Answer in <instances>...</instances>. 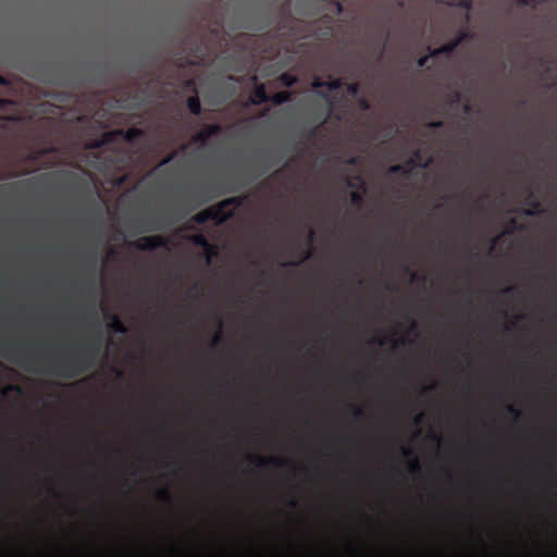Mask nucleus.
<instances>
[{"instance_id":"nucleus-1","label":"nucleus","mask_w":557,"mask_h":557,"mask_svg":"<svg viewBox=\"0 0 557 557\" xmlns=\"http://www.w3.org/2000/svg\"><path fill=\"white\" fill-rule=\"evenodd\" d=\"M101 349V341L99 336L87 342L79 352L75 354L71 359L62 362L46 366V373L63 379H74L79 374L86 373L94 364V359Z\"/></svg>"},{"instance_id":"nucleus-2","label":"nucleus","mask_w":557,"mask_h":557,"mask_svg":"<svg viewBox=\"0 0 557 557\" xmlns=\"http://www.w3.org/2000/svg\"><path fill=\"white\" fill-rule=\"evenodd\" d=\"M238 206H240V199L237 197H232L222 199L219 203L202 211H211V215L216 218V224L220 225L233 216V211L228 210V208L237 209Z\"/></svg>"},{"instance_id":"nucleus-3","label":"nucleus","mask_w":557,"mask_h":557,"mask_svg":"<svg viewBox=\"0 0 557 557\" xmlns=\"http://www.w3.org/2000/svg\"><path fill=\"white\" fill-rule=\"evenodd\" d=\"M132 247L140 251H154L158 248L168 247V240L162 236H143L132 243Z\"/></svg>"},{"instance_id":"nucleus-4","label":"nucleus","mask_w":557,"mask_h":557,"mask_svg":"<svg viewBox=\"0 0 557 557\" xmlns=\"http://www.w3.org/2000/svg\"><path fill=\"white\" fill-rule=\"evenodd\" d=\"M221 126L220 124H211L202 126V129L199 133L191 136V143L195 145L206 146V143L214 136L220 135Z\"/></svg>"},{"instance_id":"nucleus-5","label":"nucleus","mask_w":557,"mask_h":557,"mask_svg":"<svg viewBox=\"0 0 557 557\" xmlns=\"http://www.w3.org/2000/svg\"><path fill=\"white\" fill-rule=\"evenodd\" d=\"M247 459H249V462L253 463L257 468H264L268 466L281 468L285 465V460L278 457H271L265 459L260 455H249L247 456Z\"/></svg>"},{"instance_id":"nucleus-6","label":"nucleus","mask_w":557,"mask_h":557,"mask_svg":"<svg viewBox=\"0 0 557 557\" xmlns=\"http://www.w3.org/2000/svg\"><path fill=\"white\" fill-rule=\"evenodd\" d=\"M401 456L409 458L408 461V473L411 476H419L420 474V462L414 453L409 447H401Z\"/></svg>"},{"instance_id":"nucleus-7","label":"nucleus","mask_w":557,"mask_h":557,"mask_svg":"<svg viewBox=\"0 0 557 557\" xmlns=\"http://www.w3.org/2000/svg\"><path fill=\"white\" fill-rule=\"evenodd\" d=\"M115 136L122 138L125 143H133L134 140L144 136V131L137 127H131L127 129H113L110 131Z\"/></svg>"},{"instance_id":"nucleus-8","label":"nucleus","mask_w":557,"mask_h":557,"mask_svg":"<svg viewBox=\"0 0 557 557\" xmlns=\"http://www.w3.org/2000/svg\"><path fill=\"white\" fill-rule=\"evenodd\" d=\"M461 45V41L459 39H453L448 41L447 44H444L442 47H437L435 49L429 48V54L431 55H448L457 49Z\"/></svg>"},{"instance_id":"nucleus-9","label":"nucleus","mask_w":557,"mask_h":557,"mask_svg":"<svg viewBox=\"0 0 557 557\" xmlns=\"http://www.w3.org/2000/svg\"><path fill=\"white\" fill-rule=\"evenodd\" d=\"M343 87V81L341 78H331L329 81H321L314 78L313 88H325L329 91H337Z\"/></svg>"},{"instance_id":"nucleus-10","label":"nucleus","mask_w":557,"mask_h":557,"mask_svg":"<svg viewBox=\"0 0 557 557\" xmlns=\"http://www.w3.org/2000/svg\"><path fill=\"white\" fill-rule=\"evenodd\" d=\"M268 97L270 96L265 92L263 84L255 85L253 92H251V103H253V106L267 103Z\"/></svg>"},{"instance_id":"nucleus-11","label":"nucleus","mask_w":557,"mask_h":557,"mask_svg":"<svg viewBox=\"0 0 557 557\" xmlns=\"http://www.w3.org/2000/svg\"><path fill=\"white\" fill-rule=\"evenodd\" d=\"M410 166H412V159L406 161V164H392L391 168H388V174H400L404 178H408L410 174Z\"/></svg>"},{"instance_id":"nucleus-12","label":"nucleus","mask_w":557,"mask_h":557,"mask_svg":"<svg viewBox=\"0 0 557 557\" xmlns=\"http://www.w3.org/2000/svg\"><path fill=\"white\" fill-rule=\"evenodd\" d=\"M525 205L530 207L529 209H525V212H523L525 216H534L535 214L542 212L541 202H539V200H536V198H534V196L531 193L530 195H528V198H525Z\"/></svg>"},{"instance_id":"nucleus-13","label":"nucleus","mask_w":557,"mask_h":557,"mask_svg":"<svg viewBox=\"0 0 557 557\" xmlns=\"http://www.w3.org/2000/svg\"><path fill=\"white\" fill-rule=\"evenodd\" d=\"M108 319H110V323H108V329H110V331L116 334H125V324L123 323V321H121V319H119L116 314H110L108 315Z\"/></svg>"},{"instance_id":"nucleus-14","label":"nucleus","mask_w":557,"mask_h":557,"mask_svg":"<svg viewBox=\"0 0 557 557\" xmlns=\"http://www.w3.org/2000/svg\"><path fill=\"white\" fill-rule=\"evenodd\" d=\"M191 242H194L195 245H197V247H200L202 248V250H205V252L209 253V256H213L215 253V251H213V246L212 244H210L206 237H203L202 235H196L194 236V238H191ZM209 258H207V260H209Z\"/></svg>"},{"instance_id":"nucleus-15","label":"nucleus","mask_w":557,"mask_h":557,"mask_svg":"<svg viewBox=\"0 0 557 557\" xmlns=\"http://www.w3.org/2000/svg\"><path fill=\"white\" fill-rule=\"evenodd\" d=\"M185 102H187V110H189V113L194 114L195 116L200 115V110L202 109L200 108V99L198 96H189Z\"/></svg>"},{"instance_id":"nucleus-16","label":"nucleus","mask_w":557,"mask_h":557,"mask_svg":"<svg viewBox=\"0 0 557 557\" xmlns=\"http://www.w3.org/2000/svg\"><path fill=\"white\" fill-rule=\"evenodd\" d=\"M290 99V92L288 91H277L274 95L269 96V102L274 103L276 106H281Z\"/></svg>"},{"instance_id":"nucleus-17","label":"nucleus","mask_w":557,"mask_h":557,"mask_svg":"<svg viewBox=\"0 0 557 557\" xmlns=\"http://www.w3.org/2000/svg\"><path fill=\"white\" fill-rule=\"evenodd\" d=\"M276 81H278L280 86L290 88L297 83V77L290 73H283L278 75Z\"/></svg>"},{"instance_id":"nucleus-18","label":"nucleus","mask_w":557,"mask_h":557,"mask_svg":"<svg viewBox=\"0 0 557 557\" xmlns=\"http://www.w3.org/2000/svg\"><path fill=\"white\" fill-rule=\"evenodd\" d=\"M211 213H212V211H200V212L195 213V215H194V218H191V220H194V222L197 224H205L209 221L215 222V216L211 215Z\"/></svg>"},{"instance_id":"nucleus-19","label":"nucleus","mask_w":557,"mask_h":557,"mask_svg":"<svg viewBox=\"0 0 557 557\" xmlns=\"http://www.w3.org/2000/svg\"><path fill=\"white\" fill-rule=\"evenodd\" d=\"M446 5L450 8H458L461 10H465L466 12H469L472 8L471 0H455L450 2H446Z\"/></svg>"},{"instance_id":"nucleus-20","label":"nucleus","mask_w":557,"mask_h":557,"mask_svg":"<svg viewBox=\"0 0 557 557\" xmlns=\"http://www.w3.org/2000/svg\"><path fill=\"white\" fill-rule=\"evenodd\" d=\"M154 496L164 504H169L171 502V492H169L166 486H162L157 490V494H154Z\"/></svg>"},{"instance_id":"nucleus-21","label":"nucleus","mask_w":557,"mask_h":557,"mask_svg":"<svg viewBox=\"0 0 557 557\" xmlns=\"http://www.w3.org/2000/svg\"><path fill=\"white\" fill-rule=\"evenodd\" d=\"M364 199H362V194L359 191H351L349 194V203L356 206V208H360L362 206V202Z\"/></svg>"},{"instance_id":"nucleus-22","label":"nucleus","mask_w":557,"mask_h":557,"mask_svg":"<svg viewBox=\"0 0 557 557\" xmlns=\"http://www.w3.org/2000/svg\"><path fill=\"white\" fill-rule=\"evenodd\" d=\"M351 408V418L356 421H362L364 419V411L358 406H349Z\"/></svg>"},{"instance_id":"nucleus-23","label":"nucleus","mask_w":557,"mask_h":557,"mask_svg":"<svg viewBox=\"0 0 557 557\" xmlns=\"http://www.w3.org/2000/svg\"><path fill=\"white\" fill-rule=\"evenodd\" d=\"M469 38H471V33H469L466 27H461L458 29V34H456V37H454L453 40H460V42H462Z\"/></svg>"},{"instance_id":"nucleus-24","label":"nucleus","mask_w":557,"mask_h":557,"mask_svg":"<svg viewBox=\"0 0 557 557\" xmlns=\"http://www.w3.org/2000/svg\"><path fill=\"white\" fill-rule=\"evenodd\" d=\"M116 138L119 137L115 134L108 131L104 134H102V136H100V138H98L97 140L112 145Z\"/></svg>"},{"instance_id":"nucleus-25","label":"nucleus","mask_w":557,"mask_h":557,"mask_svg":"<svg viewBox=\"0 0 557 557\" xmlns=\"http://www.w3.org/2000/svg\"><path fill=\"white\" fill-rule=\"evenodd\" d=\"M214 322H216V327H219V330H216V334H214V337H212V345L219 344L221 339V319L219 314H214Z\"/></svg>"},{"instance_id":"nucleus-26","label":"nucleus","mask_w":557,"mask_h":557,"mask_svg":"<svg viewBox=\"0 0 557 557\" xmlns=\"http://www.w3.org/2000/svg\"><path fill=\"white\" fill-rule=\"evenodd\" d=\"M506 412L513 418V420H518L521 417V411L516 408L512 404L506 405Z\"/></svg>"},{"instance_id":"nucleus-27","label":"nucleus","mask_w":557,"mask_h":557,"mask_svg":"<svg viewBox=\"0 0 557 557\" xmlns=\"http://www.w3.org/2000/svg\"><path fill=\"white\" fill-rule=\"evenodd\" d=\"M518 4L523 8L535 9L539 4H541V0H518Z\"/></svg>"},{"instance_id":"nucleus-28","label":"nucleus","mask_w":557,"mask_h":557,"mask_svg":"<svg viewBox=\"0 0 557 557\" xmlns=\"http://www.w3.org/2000/svg\"><path fill=\"white\" fill-rule=\"evenodd\" d=\"M346 92H348L349 97L356 98L358 95L357 83H349L348 85H346Z\"/></svg>"},{"instance_id":"nucleus-29","label":"nucleus","mask_w":557,"mask_h":557,"mask_svg":"<svg viewBox=\"0 0 557 557\" xmlns=\"http://www.w3.org/2000/svg\"><path fill=\"white\" fill-rule=\"evenodd\" d=\"M110 145L111 144H109V143H102V141H98L97 139H95V140L90 141L89 145H87V147H89V149H91V150H99L102 147L110 146Z\"/></svg>"},{"instance_id":"nucleus-30","label":"nucleus","mask_w":557,"mask_h":557,"mask_svg":"<svg viewBox=\"0 0 557 557\" xmlns=\"http://www.w3.org/2000/svg\"><path fill=\"white\" fill-rule=\"evenodd\" d=\"M90 273H92V277H90V283L96 284V257L92 256L89 259Z\"/></svg>"},{"instance_id":"nucleus-31","label":"nucleus","mask_w":557,"mask_h":557,"mask_svg":"<svg viewBox=\"0 0 557 557\" xmlns=\"http://www.w3.org/2000/svg\"><path fill=\"white\" fill-rule=\"evenodd\" d=\"M357 106H359V109H361V111L370 110V102H368L367 98L364 97L357 98Z\"/></svg>"},{"instance_id":"nucleus-32","label":"nucleus","mask_w":557,"mask_h":557,"mask_svg":"<svg viewBox=\"0 0 557 557\" xmlns=\"http://www.w3.org/2000/svg\"><path fill=\"white\" fill-rule=\"evenodd\" d=\"M177 157V151H174L166 156V158L160 160V166H165L169 162L173 161Z\"/></svg>"},{"instance_id":"nucleus-33","label":"nucleus","mask_w":557,"mask_h":557,"mask_svg":"<svg viewBox=\"0 0 557 557\" xmlns=\"http://www.w3.org/2000/svg\"><path fill=\"white\" fill-rule=\"evenodd\" d=\"M437 55H431L430 53L419 57L418 59V67H424L426 65L428 59L436 58Z\"/></svg>"},{"instance_id":"nucleus-34","label":"nucleus","mask_w":557,"mask_h":557,"mask_svg":"<svg viewBox=\"0 0 557 557\" xmlns=\"http://www.w3.org/2000/svg\"><path fill=\"white\" fill-rule=\"evenodd\" d=\"M442 126H444V123L442 121H432L426 123V128L430 129H441Z\"/></svg>"},{"instance_id":"nucleus-35","label":"nucleus","mask_w":557,"mask_h":557,"mask_svg":"<svg viewBox=\"0 0 557 557\" xmlns=\"http://www.w3.org/2000/svg\"><path fill=\"white\" fill-rule=\"evenodd\" d=\"M459 101H461V92L454 90L450 95V103H458Z\"/></svg>"},{"instance_id":"nucleus-36","label":"nucleus","mask_w":557,"mask_h":557,"mask_svg":"<svg viewBox=\"0 0 557 557\" xmlns=\"http://www.w3.org/2000/svg\"><path fill=\"white\" fill-rule=\"evenodd\" d=\"M11 100L5 98H0V111L5 110L8 107L11 106Z\"/></svg>"},{"instance_id":"nucleus-37","label":"nucleus","mask_w":557,"mask_h":557,"mask_svg":"<svg viewBox=\"0 0 557 557\" xmlns=\"http://www.w3.org/2000/svg\"><path fill=\"white\" fill-rule=\"evenodd\" d=\"M354 379H356V381L359 383H363L367 376L363 372H356V374H354Z\"/></svg>"},{"instance_id":"nucleus-38","label":"nucleus","mask_w":557,"mask_h":557,"mask_svg":"<svg viewBox=\"0 0 557 557\" xmlns=\"http://www.w3.org/2000/svg\"><path fill=\"white\" fill-rule=\"evenodd\" d=\"M5 391H11L21 394V387L13 384L8 385V387H5Z\"/></svg>"},{"instance_id":"nucleus-39","label":"nucleus","mask_w":557,"mask_h":557,"mask_svg":"<svg viewBox=\"0 0 557 557\" xmlns=\"http://www.w3.org/2000/svg\"><path fill=\"white\" fill-rule=\"evenodd\" d=\"M160 230V226L158 224H154V223H150L149 227H147V232H154V231H158Z\"/></svg>"},{"instance_id":"nucleus-40","label":"nucleus","mask_w":557,"mask_h":557,"mask_svg":"<svg viewBox=\"0 0 557 557\" xmlns=\"http://www.w3.org/2000/svg\"><path fill=\"white\" fill-rule=\"evenodd\" d=\"M513 290H515V288L512 286L505 287V289H503V295H505V296L511 295L513 293Z\"/></svg>"},{"instance_id":"nucleus-41","label":"nucleus","mask_w":557,"mask_h":557,"mask_svg":"<svg viewBox=\"0 0 557 557\" xmlns=\"http://www.w3.org/2000/svg\"><path fill=\"white\" fill-rule=\"evenodd\" d=\"M334 5H336V9H334V11H336V14H341L343 13V7L341 5L339 2H334Z\"/></svg>"},{"instance_id":"nucleus-42","label":"nucleus","mask_w":557,"mask_h":557,"mask_svg":"<svg viewBox=\"0 0 557 557\" xmlns=\"http://www.w3.org/2000/svg\"><path fill=\"white\" fill-rule=\"evenodd\" d=\"M421 422H422V413H419L418 416H416V418H413V423H416V425H419Z\"/></svg>"},{"instance_id":"nucleus-43","label":"nucleus","mask_w":557,"mask_h":557,"mask_svg":"<svg viewBox=\"0 0 557 557\" xmlns=\"http://www.w3.org/2000/svg\"><path fill=\"white\" fill-rule=\"evenodd\" d=\"M287 506H289L292 508H296L297 507V500L295 498L289 499V502H287Z\"/></svg>"},{"instance_id":"nucleus-44","label":"nucleus","mask_w":557,"mask_h":557,"mask_svg":"<svg viewBox=\"0 0 557 557\" xmlns=\"http://www.w3.org/2000/svg\"><path fill=\"white\" fill-rule=\"evenodd\" d=\"M313 236H314V233H312V231L309 230V233H307V243L312 244Z\"/></svg>"},{"instance_id":"nucleus-45","label":"nucleus","mask_w":557,"mask_h":557,"mask_svg":"<svg viewBox=\"0 0 557 557\" xmlns=\"http://www.w3.org/2000/svg\"><path fill=\"white\" fill-rule=\"evenodd\" d=\"M513 227H515V219H510V228H508V231H506V233L511 234L513 232Z\"/></svg>"},{"instance_id":"nucleus-46","label":"nucleus","mask_w":557,"mask_h":557,"mask_svg":"<svg viewBox=\"0 0 557 557\" xmlns=\"http://www.w3.org/2000/svg\"><path fill=\"white\" fill-rule=\"evenodd\" d=\"M0 120H2L3 122H13L14 117L10 116V115H5V116L0 117Z\"/></svg>"},{"instance_id":"nucleus-47","label":"nucleus","mask_w":557,"mask_h":557,"mask_svg":"<svg viewBox=\"0 0 557 557\" xmlns=\"http://www.w3.org/2000/svg\"><path fill=\"white\" fill-rule=\"evenodd\" d=\"M432 389H434V385H428V386L423 387V393H428Z\"/></svg>"},{"instance_id":"nucleus-48","label":"nucleus","mask_w":557,"mask_h":557,"mask_svg":"<svg viewBox=\"0 0 557 557\" xmlns=\"http://www.w3.org/2000/svg\"><path fill=\"white\" fill-rule=\"evenodd\" d=\"M0 85L7 86V79L3 76H0Z\"/></svg>"},{"instance_id":"nucleus-49","label":"nucleus","mask_w":557,"mask_h":557,"mask_svg":"<svg viewBox=\"0 0 557 557\" xmlns=\"http://www.w3.org/2000/svg\"><path fill=\"white\" fill-rule=\"evenodd\" d=\"M471 110L469 104L463 106V112L468 113Z\"/></svg>"},{"instance_id":"nucleus-50","label":"nucleus","mask_w":557,"mask_h":557,"mask_svg":"<svg viewBox=\"0 0 557 557\" xmlns=\"http://www.w3.org/2000/svg\"><path fill=\"white\" fill-rule=\"evenodd\" d=\"M14 185H16V183L8 184V185H2V187H0V188L5 189V188L12 187Z\"/></svg>"},{"instance_id":"nucleus-51","label":"nucleus","mask_w":557,"mask_h":557,"mask_svg":"<svg viewBox=\"0 0 557 557\" xmlns=\"http://www.w3.org/2000/svg\"><path fill=\"white\" fill-rule=\"evenodd\" d=\"M346 184H348V186H349V187L355 186V185L352 184V181H350L349 178H348V180H346Z\"/></svg>"},{"instance_id":"nucleus-52","label":"nucleus","mask_w":557,"mask_h":557,"mask_svg":"<svg viewBox=\"0 0 557 557\" xmlns=\"http://www.w3.org/2000/svg\"><path fill=\"white\" fill-rule=\"evenodd\" d=\"M348 164H355V158H349Z\"/></svg>"},{"instance_id":"nucleus-53","label":"nucleus","mask_w":557,"mask_h":557,"mask_svg":"<svg viewBox=\"0 0 557 557\" xmlns=\"http://www.w3.org/2000/svg\"><path fill=\"white\" fill-rule=\"evenodd\" d=\"M308 257H310V251L309 250L305 251V259H308Z\"/></svg>"},{"instance_id":"nucleus-54","label":"nucleus","mask_w":557,"mask_h":557,"mask_svg":"<svg viewBox=\"0 0 557 557\" xmlns=\"http://www.w3.org/2000/svg\"><path fill=\"white\" fill-rule=\"evenodd\" d=\"M413 157H416V159H419V150H416V152H413Z\"/></svg>"},{"instance_id":"nucleus-55","label":"nucleus","mask_w":557,"mask_h":557,"mask_svg":"<svg viewBox=\"0 0 557 557\" xmlns=\"http://www.w3.org/2000/svg\"><path fill=\"white\" fill-rule=\"evenodd\" d=\"M463 18H466V23L469 22V14L463 15Z\"/></svg>"},{"instance_id":"nucleus-56","label":"nucleus","mask_w":557,"mask_h":557,"mask_svg":"<svg viewBox=\"0 0 557 557\" xmlns=\"http://www.w3.org/2000/svg\"><path fill=\"white\" fill-rule=\"evenodd\" d=\"M404 272L409 273V267H404Z\"/></svg>"},{"instance_id":"nucleus-57","label":"nucleus","mask_w":557,"mask_h":557,"mask_svg":"<svg viewBox=\"0 0 557 557\" xmlns=\"http://www.w3.org/2000/svg\"><path fill=\"white\" fill-rule=\"evenodd\" d=\"M286 265H294V267H296L297 263L296 262H289V263H286Z\"/></svg>"},{"instance_id":"nucleus-58","label":"nucleus","mask_w":557,"mask_h":557,"mask_svg":"<svg viewBox=\"0 0 557 557\" xmlns=\"http://www.w3.org/2000/svg\"><path fill=\"white\" fill-rule=\"evenodd\" d=\"M193 86V82L191 81H187V87H190Z\"/></svg>"},{"instance_id":"nucleus-59","label":"nucleus","mask_w":557,"mask_h":557,"mask_svg":"<svg viewBox=\"0 0 557 557\" xmlns=\"http://www.w3.org/2000/svg\"><path fill=\"white\" fill-rule=\"evenodd\" d=\"M414 326H417V324L413 321H411V329H414Z\"/></svg>"},{"instance_id":"nucleus-60","label":"nucleus","mask_w":557,"mask_h":557,"mask_svg":"<svg viewBox=\"0 0 557 557\" xmlns=\"http://www.w3.org/2000/svg\"><path fill=\"white\" fill-rule=\"evenodd\" d=\"M196 288H198V286H197V285H194V287H191V292H195V290H196Z\"/></svg>"},{"instance_id":"nucleus-61","label":"nucleus","mask_w":557,"mask_h":557,"mask_svg":"<svg viewBox=\"0 0 557 557\" xmlns=\"http://www.w3.org/2000/svg\"><path fill=\"white\" fill-rule=\"evenodd\" d=\"M433 441L437 443V436L435 434H433Z\"/></svg>"},{"instance_id":"nucleus-62","label":"nucleus","mask_w":557,"mask_h":557,"mask_svg":"<svg viewBox=\"0 0 557 557\" xmlns=\"http://www.w3.org/2000/svg\"><path fill=\"white\" fill-rule=\"evenodd\" d=\"M497 243V237L493 238V245H496Z\"/></svg>"},{"instance_id":"nucleus-63","label":"nucleus","mask_w":557,"mask_h":557,"mask_svg":"<svg viewBox=\"0 0 557 557\" xmlns=\"http://www.w3.org/2000/svg\"><path fill=\"white\" fill-rule=\"evenodd\" d=\"M309 136H314V129L309 133Z\"/></svg>"},{"instance_id":"nucleus-64","label":"nucleus","mask_w":557,"mask_h":557,"mask_svg":"<svg viewBox=\"0 0 557 557\" xmlns=\"http://www.w3.org/2000/svg\"><path fill=\"white\" fill-rule=\"evenodd\" d=\"M186 145L182 146V151H185Z\"/></svg>"}]
</instances>
